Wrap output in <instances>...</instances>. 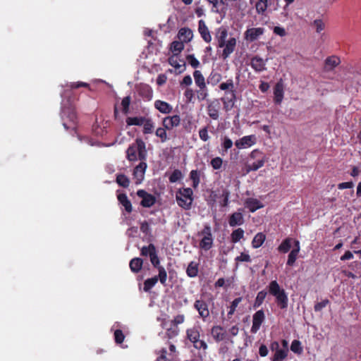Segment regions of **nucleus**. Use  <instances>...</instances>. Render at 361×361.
Instances as JSON below:
<instances>
[{
  "instance_id": "obj_1",
  "label": "nucleus",
  "mask_w": 361,
  "mask_h": 361,
  "mask_svg": "<svg viewBox=\"0 0 361 361\" xmlns=\"http://www.w3.org/2000/svg\"><path fill=\"white\" fill-rule=\"evenodd\" d=\"M147 151L145 142L141 138H136L135 142L130 145L126 150V158L129 161L135 162L137 160L146 161Z\"/></svg>"
},
{
  "instance_id": "obj_2",
  "label": "nucleus",
  "mask_w": 361,
  "mask_h": 361,
  "mask_svg": "<svg viewBox=\"0 0 361 361\" xmlns=\"http://www.w3.org/2000/svg\"><path fill=\"white\" fill-rule=\"evenodd\" d=\"M267 288L269 293L275 298L277 306L281 310L286 309L288 305V298L286 290L276 280L271 281Z\"/></svg>"
},
{
  "instance_id": "obj_3",
  "label": "nucleus",
  "mask_w": 361,
  "mask_h": 361,
  "mask_svg": "<svg viewBox=\"0 0 361 361\" xmlns=\"http://www.w3.org/2000/svg\"><path fill=\"white\" fill-rule=\"evenodd\" d=\"M177 204L184 209H190L193 202V191L190 188H180L176 195Z\"/></svg>"
},
{
  "instance_id": "obj_4",
  "label": "nucleus",
  "mask_w": 361,
  "mask_h": 361,
  "mask_svg": "<svg viewBox=\"0 0 361 361\" xmlns=\"http://www.w3.org/2000/svg\"><path fill=\"white\" fill-rule=\"evenodd\" d=\"M250 159H255V161L251 164H247L245 166L246 173H249L251 171H256L262 168L266 161V157L262 152L259 149H255L250 154Z\"/></svg>"
},
{
  "instance_id": "obj_5",
  "label": "nucleus",
  "mask_w": 361,
  "mask_h": 361,
  "mask_svg": "<svg viewBox=\"0 0 361 361\" xmlns=\"http://www.w3.org/2000/svg\"><path fill=\"white\" fill-rule=\"evenodd\" d=\"M202 238L200 242V247L204 250H209L213 245V237L212 229L209 225H204L203 229L198 233Z\"/></svg>"
},
{
  "instance_id": "obj_6",
  "label": "nucleus",
  "mask_w": 361,
  "mask_h": 361,
  "mask_svg": "<svg viewBox=\"0 0 361 361\" xmlns=\"http://www.w3.org/2000/svg\"><path fill=\"white\" fill-rule=\"evenodd\" d=\"M193 306L198 312L199 317L202 318L203 321H207L210 315L209 305L207 302L203 299H198L195 301Z\"/></svg>"
},
{
  "instance_id": "obj_7",
  "label": "nucleus",
  "mask_w": 361,
  "mask_h": 361,
  "mask_svg": "<svg viewBox=\"0 0 361 361\" xmlns=\"http://www.w3.org/2000/svg\"><path fill=\"white\" fill-rule=\"evenodd\" d=\"M61 116L63 120L68 119L73 124L72 126H68L67 123L63 122V125L66 130L75 128V126L77 122V114L75 110L73 108H63L62 110Z\"/></svg>"
},
{
  "instance_id": "obj_8",
  "label": "nucleus",
  "mask_w": 361,
  "mask_h": 361,
  "mask_svg": "<svg viewBox=\"0 0 361 361\" xmlns=\"http://www.w3.org/2000/svg\"><path fill=\"white\" fill-rule=\"evenodd\" d=\"M140 255L143 257L149 256L152 264H158L159 259L156 247L154 244L150 243L147 246H143L140 250Z\"/></svg>"
},
{
  "instance_id": "obj_9",
  "label": "nucleus",
  "mask_w": 361,
  "mask_h": 361,
  "mask_svg": "<svg viewBox=\"0 0 361 361\" xmlns=\"http://www.w3.org/2000/svg\"><path fill=\"white\" fill-rule=\"evenodd\" d=\"M137 195L142 199L140 202V205L143 207H151L156 202L155 196L150 193H148L145 190H138L137 191Z\"/></svg>"
},
{
  "instance_id": "obj_10",
  "label": "nucleus",
  "mask_w": 361,
  "mask_h": 361,
  "mask_svg": "<svg viewBox=\"0 0 361 361\" xmlns=\"http://www.w3.org/2000/svg\"><path fill=\"white\" fill-rule=\"evenodd\" d=\"M265 320V314L263 310H257L252 316V325L250 329L252 334H256Z\"/></svg>"
},
{
  "instance_id": "obj_11",
  "label": "nucleus",
  "mask_w": 361,
  "mask_h": 361,
  "mask_svg": "<svg viewBox=\"0 0 361 361\" xmlns=\"http://www.w3.org/2000/svg\"><path fill=\"white\" fill-rule=\"evenodd\" d=\"M147 167L146 161H140V164L134 168L133 176L135 179V184L138 185L142 182Z\"/></svg>"
},
{
  "instance_id": "obj_12",
  "label": "nucleus",
  "mask_w": 361,
  "mask_h": 361,
  "mask_svg": "<svg viewBox=\"0 0 361 361\" xmlns=\"http://www.w3.org/2000/svg\"><path fill=\"white\" fill-rule=\"evenodd\" d=\"M257 142V138L255 135H246L235 142V145L238 149H244L250 147Z\"/></svg>"
},
{
  "instance_id": "obj_13",
  "label": "nucleus",
  "mask_w": 361,
  "mask_h": 361,
  "mask_svg": "<svg viewBox=\"0 0 361 361\" xmlns=\"http://www.w3.org/2000/svg\"><path fill=\"white\" fill-rule=\"evenodd\" d=\"M221 104L218 99L210 101L207 106V114L213 120H217L219 117Z\"/></svg>"
},
{
  "instance_id": "obj_14",
  "label": "nucleus",
  "mask_w": 361,
  "mask_h": 361,
  "mask_svg": "<svg viewBox=\"0 0 361 361\" xmlns=\"http://www.w3.org/2000/svg\"><path fill=\"white\" fill-rule=\"evenodd\" d=\"M264 32L263 27H252L248 28L244 33V39L246 41L252 42L257 40L259 36L262 35Z\"/></svg>"
},
{
  "instance_id": "obj_15",
  "label": "nucleus",
  "mask_w": 361,
  "mask_h": 361,
  "mask_svg": "<svg viewBox=\"0 0 361 361\" xmlns=\"http://www.w3.org/2000/svg\"><path fill=\"white\" fill-rule=\"evenodd\" d=\"M235 99L236 96L235 90L225 92L224 97L221 98V101L226 111H229L233 107Z\"/></svg>"
},
{
  "instance_id": "obj_16",
  "label": "nucleus",
  "mask_w": 361,
  "mask_h": 361,
  "mask_svg": "<svg viewBox=\"0 0 361 361\" xmlns=\"http://www.w3.org/2000/svg\"><path fill=\"white\" fill-rule=\"evenodd\" d=\"M180 123V118L178 115H173L172 116H166L163 118L162 126L168 130L178 127Z\"/></svg>"
},
{
  "instance_id": "obj_17",
  "label": "nucleus",
  "mask_w": 361,
  "mask_h": 361,
  "mask_svg": "<svg viewBox=\"0 0 361 361\" xmlns=\"http://www.w3.org/2000/svg\"><path fill=\"white\" fill-rule=\"evenodd\" d=\"M236 46V39L235 37H231L225 42L224 49L221 54L223 59H226L235 50Z\"/></svg>"
},
{
  "instance_id": "obj_18",
  "label": "nucleus",
  "mask_w": 361,
  "mask_h": 361,
  "mask_svg": "<svg viewBox=\"0 0 361 361\" xmlns=\"http://www.w3.org/2000/svg\"><path fill=\"white\" fill-rule=\"evenodd\" d=\"M198 32L205 42L209 43L212 41L210 32L203 20H200L198 22Z\"/></svg>"
},
{
  "instance_id": "obj_19",
  "label": "nucleus",
  "mask_w": 361,
  "mask_h": 361,
  "mask_svg": "<svg viewBox=\"0 0 361 361\" xmlns=\"http://www.w3.org/2000/svg\"><path fill=\"white\" fill-rule=\"evenodd\" d=\"M211 334L216 342L222 341L226 338V332L221 326H214L211 329Z\"/></svg>"
},
{
  "instance_id": "obj_20",
  "label": "nucleus",
  "mask_w": 361,
  "mask_h": 361,
  "mask_svg": "<svg viewBox=\"0 0 361 361\" xmlns=\"http://www.w3.org/2000/svg\"><path fill=\"white\" fill-rule=\"evenodd\" d=\"M250 66L256 72L266 70V61L259 56H255L251 59Z\"/></svg>"
},
{
  "instance_id": "obj_21",
  "label": "nucleus",
  "mask_w": 361,
  "mask_h": 361,
  "mask_svg": "<svg viewBox=\"0 0 361 361\" xmlns=\"http://www.w3.org/2000/svg\"><path fill=\"white\" fill-rule=\"evenodd\" d=\"M152 266L157 269L159 274L157 276H154L157 279V281H159L161 284L165 286L166 285L167 280V272L165 268L161 265L160 259L158 260V264H152Z\"/></svg>"
},
{
  "instance_id": "obj_22",
  "label": "nucleus",
  "mask_w": 361,
  "mask_h": 361,
  "mask_svg": "<svg viewBox=\"0 0 361 361\" xmlns=\"http://www.w3.org/2000/svg\"><path fill=\"white\" fill-rule=\"evenodd\" d=\"M245 207L250 212H255L264 207L263 204L256 198L249 197L245 201Z\"/></svg>"
},
{
  "instance_id": "obj_23",
  "label": "nucleus",
  "mask_w": 361,
  "mask_h": 361,
  "mask_svg": "<svg viewBox=\"0 0 361 361\" xmlns=\"http://www.w3.org/2000/svg\"><path fill=\"white\" fill-rule=\"evenodd\" d=\"M193 33L191 29L188 27H182L178 32V38L183 43H188L191 41Z\"/></svg>"
},
{
  "instance_id": "obj_24",
  "label": "nucleus",
  "mask_w": 361,
  "mask_h": 361,
  "mask_svg": "<svg viewBox=\"0 0 361 361\" xmlns=\"http://www.w3.org/2000/svg\"><path fill=\"white\" fill-rule=\"evenodd\" d=\"M138 94L144 99L151 100L153 97V91L152 87L146 84L140 85L138 87Z\"/></svg>"
},
{
  "instance_id": "obj_25",
  "label": "nucleus",
  "mask_w": 361,
  "mask_h": 361,
  "mask_svg": "<svg viewBox=\"0 0 361 361\" xmlns=\"http://www.w3.org/2000/svg\"><path fill=\"white\" fill-rule=\"evenodd\" d=\"M244 219L243 215L240 212H236L230 215L228 219V224L230 226L235 227L243 224Z\"/></svg>"
},
{
  "instance_id": "obj_26",
  "label": "nucleus",
  "mask_w": 361,
  "mask_h": 361,
  "mask_svg": "<svg viewBox=\"0 0 361 361\" xmlns=\"http://www.w3.org/2000/svg\"><path fill=\"white\" fill-rule=\"evenodd\" d=\"M295 247L290 251L288 255L287 265L293 266L297 259L298 255L300 252V242L297 240H294Z\"/></svg>"
},
{
  "instance_id": "obj_27",
  "label": "nucleus",
  "mask_w": 361,
  "mask_h": 361,
  "mask_svg": "<svg viewBox=\"0 0 361 361\" xmlns=\"http://www.w3.org/2000/svg\"><path fill=\"white\" fill-rule=\"evenodd\" d=\"M227 36V30L224 27H219L215 36L218 42V47L223 48L224 47Z\"/></svg>"
},
{
  "instance_id": "obj_28",
  "label": "nucleus",
  "mask_w": 361,
  "mask_h": 361,
  "mask_svg": "<svg viewBox=\"0 0 361 361\" xmlns=\"http://www.w3.org/2000/svg\"><path fill=\"white\" fill-rule=\"evenodd\" d=\"M154 107L159 112L166 114H170L173 110V107L171 104L161 100H156L154 102Z\"/></svg>"
},
{
  "instance_id": "obj_29",
  "label": "nucleus",
  "mask_w": 361,
  "mask_h": 361,
  "mask_svg": "<svg viewBox=\"0 0 361 361\" xmlns=\"http://www.w3.org/2000/svg\"><path fill=\"white\" fill-rule=\"evenodd\" d=\"M117 199L119 203L124 207L128 213H131L133 211V206L131 202L128 200L126 193H120L117 195Z\"/></svg>"
},
{
  "instance_id": "obj_30",
  "label": "nucleus",
  "mask_w": 361,
  "mask_h": 361,
  "mask_svg": "<svg viewBox=\"0 0 361 361\" xmlns=\"http://www.w3.org/2000/svg\"><path fill=\"white\" fill-rule=\"evenodd\" d=\"M229 197L230 191L226 188H224L221 193L219 195H216V197L219 199V203L221 207H226L228 205Z\"/></svg>"
},
{
  "instance_id": "obj_31",
  "label": "nucleus",
  "mask_w": 361,
  "mask_h": 361,
  "mask_svg": "<svg viewBox=\"0 0 361 361\" xmlns=\"http://www.w3.org/2000/svg\"><path fill=\"white\" fill-rule=\"evenodd\" d=\"M143 260L140 257H135L130 261L129 267L133 273H138L142 267Z\"/></svg>"
},
{
  "instance_id": "obj_32",
  "label": "nucleus",
  "mask_w": 361,
  "mask_h": 361,
  "mask_svg": "<svg viewBox=\"0 0 361 361\" xmlns=\"http://www.w3.org/2000/svg\"><path fill=\"white\" fill-rule=\"evenodd\" d=\"M274 100L276 104H280L283 98V89L281 85L277 83L274 89Z\"/></svg>"
},
{
  "instance_id": "obj_33",
  "label": "nucleus",
  "mask_w": 361,
  "mask_h": 361,
  "mask_svg": "<svg viewBox=\"0 0 361 361\" xmlns=\"http://www.w3.org/2000/svg\"><path fill=\"white\" fill-rule=\"evenodd\" d=\"M147 118L145 116L128 117L126 121L128 126H141L145 123Z\"/></svg>"
},
{
  "instance_id": "obj_34",
  "label": "nucleus",
  "mask_w": 361,
  "mask_h": 361,
  "mask_svg": "<svg viewBox=\"0 0 361 361\" xmlns=\"http://www.w3.org/2000/svg\"><path fill=\"white\" fill-rule=\"evenodd\" d=\"M193 77L196 85L200 88L202 89L206 87L205 79L202 73L200 71L195 70L193 73Z\"/></svg>"
},
{
  "instance_id": "obj_35",
  "label": "nucleus",
  "mask_w": 361,
  "mask_h": 361,
  "mask_svg": "<svg viewBox=\"0 0 361 361\" xmlns=\"http://www.w3.org/2000/svg\"><path fill=\"white\" fill-rule=\"evenodd\" d=\"M265 240H266V235L264 233H263L262 232L257 233L255 235V237L252 241V247L253 248H259V247H261L262 245V244L264 243Z\"/></svg>"
},
{
  "instance_id": "obj_36",
  "label": "nucleus",
  "mask_w": 361,
  "mask_h": 361,
  "mask_svg": "<svg viewBox=\"0 0 361 361\" xmlns=\"http://www.w3.org/2000/svg\"><path fill=\"white\" fill-rule=\"evenodd\" d=\"M341 61L340 59L336 56H331L326 59L325 60V67L329 70H332L335 67H336Z\"/></svg>"
},
{
  "instance_id": "obj_37",
  "label": "nucleus",
  "mask_w": 361,
  "mask_h": 361,
  "mask_svg": "<svg viewBox=\"0 0 361 361\" xmlns=\"http://www.w3.org/2000/svg\"><path fill=\"white\" fill-rule=\"evenodd\" d=\"M221 74L212 71L207 78V83L212 86L216 85L221 80Z\"/></svg>"
},
{
  "instance_id": "obj_38",
  "label": "nucleus",
  "mask_w": 361,
  "mask_h": 361,
  "mask_svg": "<svg viewBox=\"0 0 361 361\" xmlns=\"http://www.w3.org/2000/svg\"><path fill=\"white\" fill-rule=\"evenodd\" d=\"M187 275L190 278H194L198 274V264L195 262H191L186 269Z\"/></svg>"
},
{
  "instance_id": "obj_39",
  "label": "nucleus",
  "mask_w": 361,
  "mask_h": 361,
  "mask_svg": "<svg viewBox=\"0 0 361 361\" xmlns=\"http://www.w3.org/2000/svg\"><path fill=\"white\" fill-rule=\"evenodd\" d=\"M116 181L119 186L128 188L130 185V179L125 174L119 173L116 175Z\"/></svg>"
},
{
  "instance_id": "obj_40",
  "label": "nucleus",
  "mask_w": 361,
  "mask_h": 361,
  "mask_svg": "<svg viewBox=\"0 0 361 361\" xmlns=\"http://www.w3.org/2000/svg\"><path fill=\"white\" fill-rule=\"evenodd\" d=\"M267 295V292L265 290H261L257 293L253 304L254 309H257L262 305Z\"/></svg>"
},
{
  "instance_id": "obj_41",
  "label": "nucleus",
  "mask_w": 361,
  "mask_h": 361,
  "mask_svg": "<svg viewBox=\"0 0 361 361\" xmlns=\"http://www.w3.org/2000/svg\"><path fill=\"white\" fill-rule=\"evenodd\" d=\"M293 240L290 238H287L282 241L281 245L278 247V250L282 253L288 252L292 246Z\"/></svg>"
},
{
  "instance_id": "obj_42",
  "label": "nucleus",
  "mask_w": 361,
  "mask_h": 361,
  "mask_svg": "<svg viewBox=\"0 0 361 361\" xmlns=\"http://www.w3.org/2000/svg\"><path fill=\"white\" fill-rule=\"evenodd\" d=\"M288 353V349L284 348V349H280L279 350H276L275 352L274 355L272 358V361H283L285 360Z\"/></svg>"
},
{
  "instance_id": "obj_43",
  "label": "nucleus",
  "mask_w": 361,
  "mask_h": 361,
  "mask_svg": "<svg viewBox=\"0 0 361 361\" xmlns=\"http://www.w3.org/2000/svg\"><path fill=\"white\" fill-rule=\"evenodd\" d=\"M184 49V43L179 41H174L171 44L170 49L175 54H180Z\"/></svg>"
},
{
  "instance_id": "obj_44",
  "label": "nucleus",
  "mask_w": 361,
  "mask_h": 361,
  "mask_svg": "<svg viewBox=\"0 0 361 361\" xmlns=\"http://www.w3.org/2000/svg\"><path fill=\"white\" fill-rule=\"evenodd\" d=\"M186 334L192 343L197 342V340L200 338V332L196 328L188 329L186 331Z\"/></svg>"
},
{
  "instance_id": "obj_45",
  "label": "nucleus",
  "mask_w": 361,
  "mask_h": 361,
  "mask_svg": "<svg viewBox=\"0 0 361 361\" xmlns=\"http://www.w3.org/2000/svg\"><path fill=\"white\" fill-rule=\"evenodd\" d=\"M190 178L192 181V187L196 189L200 183V172L197 170H192L190 173Z\"/></svg>"
},
{
  "instance_id": "obj_46",
  "label": "nucleus",
  "mask_w": 361,
  "mask_h": 361,
  "mask_svg": "<svg viewBox=\"0 0 361 361\" xmlns=\"http://www.w3.org/2000/svg\"><path fill=\"white\" fill-rule=\"evenodd\" d=\"M157 282V279L154 276L146 279L144 281L143 290L147 293L150 292L151 289L156 285Z\"/></svg>"
},
{
  "instance_id": "obj_47",
  "label": "nucleus",
  "mask_w": 361,
  "mask_h": 361,
  "mask_svg": "<svg viewBox=\"0 0 361 361\" xmlns=\"http://www.w3.org/2000/svg\"><path fill=\"white\" fill-rule=\"evenodd\" d=\"M142 126H143V130H142L143 134L146 135V134H151L153 133V130L154 128V122L152 120V118H147V120L145 121V123H143Z\"/></svg>"
},
{
  "instance_id": "obj_48",
  "label": "nucleus",
  "mask_w": 361,
  "mask_h": 361,
  "mask_svg": "<svg viewBox=\"0 0 361 361\" xmlns=\"http://www.w3.org/2000/svg\"><path fill=\"white\" fill-rule=\"evenodd\" d=\"M243 236L244 231L240 228H237L234 230L231 235V241L233 243H236L239 242L243 238Z\"/></svg>"
},
{
  "instance_id": "obj_49",
  "label": "nucleus",
  "mask_w": 361,
  "mask_h": 361,
  "mask_svg": "<svg viewBox=\"0 0 361 361\" xmlns=\"http://www.w3.org/2000/svg\"><path fill=\"white\" fill-rule=\"evenodd\" d=\"M166 130H168L163 126L158 128L155 131L156 136L160 138L161 142H165L169 140Z\"/></svg>"
},
{
  "instance_id": "obj_50",
  "label": "nucleus",
  "mask_w": 361,
  "mask_h": 361,
  "mask_svg": "<svg viewBox=\"0 0 361 361\" xmlns=\"http://www.w3.org/2000/svg\"><path fill=\"white\" fill-rule=\"evenodd\" d=\"M183 178L182 172L179 169H175L169 177L170 183H173L180 180Z\"/></svg>"
},
{
  "instance_id": "obj_51",
  "label": "nucleus",
  "mask_w": 361,
  "mask_h": 361,
  "mask_svg": "<svg viewBox=\"0 0 361 361\" xmlns=\"http://www.w3.org/2000/svg\"><path fill=\"white\" fill-rule=\"evenodd\" d=\"M290 350L298 355L302 354L303 349L301 346V342L298 340H293L290 345Z\"/></svg>"
},
{
  "instance_id": "obj_52",
  "label": "nucleus",
  "mask_w": 361,
  "mask_h": 361,
  "mask_svg": "<svg viewBox=\"0 0 361 361\" xmlns=\"http://www.w3.org/2000/svg\"><path fill=\"white\" fill-rule=\"evenodd\" d=\"M312 25L315 28V31L317 33H321L322 31L325 29V23L322 19H316L314 20Z\"/></svg>"
},
{
  "instance_id": "obj_53",
  "label": "nucleus",
  "mask_w": 361,
  "mask_h": 361,
  "mask_svg": "<svg viewBox=\"0 0 361 361\" xmlns=\"http://www.w3.org/2000/svg\"><path fill=\"white\" fill-rule=\"evenodd\" d=\"M131 102V97L130 96L125 97L121 101L122 111L124 114L129 113V106Z\"/></svg>"
},
{
  "instance_id": "obj_54",
  "label": "nucleus",
  "mask_w": 361,
  "mask_h": 361,
  "mask_svg": "<svg viewBox=\"0 0 361 361\" xmlns=\"http://www.w3.org/2000/svg\"><path fill=\"white\" fill-rule=\"evenodd\" d=\"M242 301V298L241 297H239V298H235L231 304V306H230V310L228 312V317L229 318H231L232 317V315L234 314L235 310H236V307H238V305H239V303Z\"/></svg>"
},
{
  "instance_id": "obj_55",
  "label": "nucleus",
  "mask_w": 361,
  "mask_h": 361,
  "mask_svg": "<svg viewBox=\"0 0 361 361\" xmlns=\"http://www.w3.org/2000/svg\"><path fill=\"white\" fill-rule=\"evenodd\" d=\"M209 126H204V128L200 129L199 130V137L201 140L203 142H207L209 140L210 137L209 136Z\"/></svg>"
},
{
  "instance_id": "obj_56",
  "label": "nucleus",
  "mask_w": 361,
  "mask_h": 361,
  "mask_svg": "<svg viewBox=\"0 0 361 361\" xmlns=\"http://www.w3.org/2000/svg\"><path fill=\"white\" fill-rule=\"evenodd\" d=\"M219 88L224 91H233L234 90V83L232 79L228 80L226 82H222L219 85Z\"/></svg>"
},
{
  "instance_id": "obj_57",
  "label": "nucleus",
  "mask_w": 361,
  "mask_h": 361,
  "mask_svg": "<svg viewBox=\"0 0 361 361\" xmlns=\"http://www.w3.org/2000/svg\"><path fill=\"white\" fill-rule=\"evenodd\" d=\"M188 63L193 68H197L200 66V61L195 57L193 54H189L186 56Z\"/></svg>"
},
{
  "instance_id": "obj_58",
  "label": "nucleus",
  "mask_w": 361,
  "mask_h": 361,
  "mask_svg": "<svg viewBox=\"0 0 361 361\" xmlns=\"http://www.w3.org/2000/svg\"><path fill=\"white\" fill-rule=\"evenodd\" d=\"M179 334V329L178 326H171L169 329H167L166 334L167 338H173L176 336H177Z\"/></svg>"
},
{
  "instance_id": "obj_59",
  "label": "nucleus",
  "mask_w": 361,
  "mask_h": 361,
  "mask_svg": "<svg viewBox=\"0 0 361 361\" xmlns=\"http://www.w3.org/2000/svg\"><path fill=\"white\" fill-rule=\"evenodd\" d=\"M209 4L212 5L213 11L219 13L221 6L224 5V0H207Z\"/></svg>"
},
{
  "instance_id": "obj_60",
  "label": "nucleus",
  "mask_w": 361,
  "mask_h": 361,
  "mask_svg": "<svg viewBox=\"0 0 361 361\" xmlns=\"http://www.w3.org/2000/svg\"><path fill=\"white\" fill-rule=\"evenodd\" d=\"M233 146V141L228 137L225 136L223 139V142L221 143V147L223 150L225 152H227V151L231 149Z\"/></svg>"
},
{
  "instance_id": "obj_61",
  "label": "nucleus",
  "mask_w": 361,
  "mask_h": 361,
  "mask_svg": "<svg viewBox=\"0 0 361 361\" xmlns=\"http://www.w3.org/2000/svg\"><path fill=\"white\" fill-rule=\"evenodd\" d=\"M210 164L214 169H215V170L220 169L222 166L223 160L221 157H217L213 158L211 160Z\"/></svg>"
},
{
  "instance_id": "obj_62",
  "label": "nucleus",
  "mask_w": 361,
  "mask_h": 361,
  "mask_svg": "<svg viewBox=\"0 0 361 361\" xmlns=\"http://www.w3.org/2000/svg\"><path fill=\"white\" fill-rule=\"evenodd\" d=\"M114 339L115 342L118 344H121L125 339V336L121 329H116L114 331Z\"/></svg>"
},
{
  "instance_id": "obj_63",
  "label": "nucleus",
  "mask_w": 361,
  "mask_h": 361,
  "mask_svg": "<svg viewBox=\"0 0 361 361\" xmlns=\"http://www.w3.org/2000/svg\"><path fill=\"white\" fill-rule=\"evenodd\" d=\"M268 4L257 1L255 4L256 11L258 14H263L267 9Z\"/></svg>"
},
{
  "instance_id": "obj_64",
  "label": "nucleus",
  "mask_w": 361,
  "mask_h": 361,
  "mask_svg": "<svg viewBox=\"0 0 361 361\" xmlns=\"http://www.w3.org/2000/svg\"><path fill=\"white\" fill-rule=\"evenodd\" d=\"M140 231L145 235H149L151 229L149 223L147 221H144L140 223Z\"/></svg>"
}]
</instances>
